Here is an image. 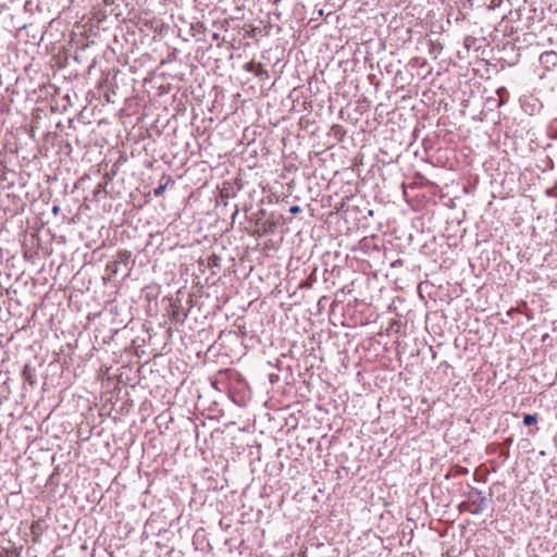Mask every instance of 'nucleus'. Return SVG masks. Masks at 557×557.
<instances>
[{"label": "nucleus", "mask_w": 557, "mask_h": 557, "mask_svg": "<svg viewBox=\"0 0 557 557\" xmlns=\"http://www.w3.org/2000/svg\"><path fill=\"white\" fill-rule=\"evenodd\" d=\"M245 69L248 72H252L256 76H262L263 74L268 75L267 70L263 67V65L261 63H256L253 61H250L245 65Z\"/></svg>", "instance_id": "1"}, {"label": "nucleus", "mask_w": 557, "mask_h": 557, "mask_svg": "<svg viewBox=\"0 0 557 557\" xmlns=\"http://www.w3.org/2000/svg\"><path fill=\"white\" fill-rule=\"evenodd\" d=\"M23 377L25 383H28V385L33 387V385L35 384V380L33 376V368L30 367L29 363H26L23 368Z\"/></svg>", "instance_id": "2"}, {"label": "nucleus", "mask_w": 557, "mask_h": 557, "mask_svg": "<svg viewBox=\"0 0 557 557\" xmlns=\"http://www.w3.org/2000/svg\"><path fill=\"white\" fill-rule=\"evenodd\" d=\"M170 182H171V177H169L164 184H161L160 186H158V187L153 190L154 196H157V197L162 196V195H163V193H164V190H165V188H166V186H168V184H169Z\"/></svg>", "instance_id": "3"}, {"label": "nucleus", "mask_w": 557, "mask_h": 557, "mask_svg": "<svg viewBox=\"0 0 557 557\" xmlns=\"http://www.w3.org/2000/svg\"><path fill=\"white\" fill-rule=\"evenodd\" d=\"M536 421H537L536 416H533V414H525V416L523 417V423H524L525 425H532V424H535V423H536Z\"/></svg>", "instance_id": "4"}, {"label": "nucleus", "mask_w": 557, "mask_h": 557, "mask_svg": "<svg viewBox=\"0 0 557 557\" xmlns=\"http://www.w3.org/2000/svg\"><path fill=\"white\" fill-rule=\"evenodd\" d=\"M300 211V208L298 206H293L290 209H289V212L293 213V214H296Z\"/></svg>", "instance_id": "5"}, {"label": "nucleus", "mask_w": 557, "mask_h": 557, "mask_svg": "<svg viewBox=\"0 0 557 557\" xmlns=\"http://www.w3.org/2000/svg\"><path fill=\"white\" fill-rule=\"evenodd\" d=\"M550 57H556V54L554 52H545L541 55V59H544V58H550Z\"/></svg>", "instance_id": "6"}, {"label": "nucleus", "mask_w": 557, "mask_h": 557, "mask_svg": "<svg viewBox=\"0 0 557 557\" xmlns=\"http://www.w3.org/2000/svg\"><path fill=\"white\" fill-rule=\"evenodd\" d=\"M29 530L32 534H35V522L30 524Z\"/></svg>", "instance_id": "7"}, {"label": "nucleus", "mask_w": 557, "mask_h": 557, "mask_svg": "<svg viewBox=\"0 0 557 557\" xmlns=\"http://www.w3.org/2000/svg\"><path fill=\"white\" fill-rule=\"evenodd\" d=\"M25 257L26 258L32 257V250L30 249L25 251Z\"/></svg>", "instance_id": "8"}, {"label": "nucleus", "mask_w": 557, "mask_h": 557, "mask_svg": "<svg viewBox=\"0 0 557 557\" xmlns=\"http://www.w3.org/2000/svg\"><path fill=\"white\" fill-rule=\"evenodd\" d=\"M30 4H32V2H30V1H26V3H25V8H27V7H28V5H30Z\"/></svg>", "instance_id": "9"}]
</instances>
